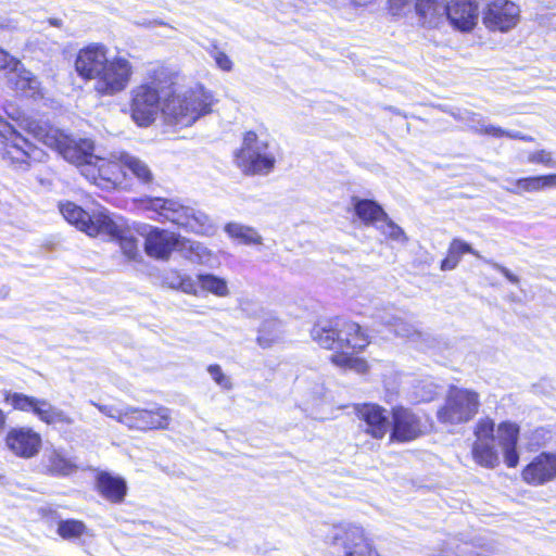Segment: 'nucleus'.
I'll return each instance as SVG.
<instances>
[{
	"label": "nucleus",
	"instance_id": "obj_1",
	"mask_svg": "<svg viewBox=\"0 0 556 556\" xmlns=\"http://www.w3.org/2000/svg\"><path fill=\"white\" fill-rule=\"evenodd\" d=\"M176 74L167 67H157L149 77V81L136 86L130 91V114L132 121L142 127L152 124L161 106V94L165 97L167 89L176 84Z\"/></svg>",
	"mask_w": 556,
	"mask_h": 556
},
{
	"label": "nucleus",
	"instance_id": "obj_2",
	"mask_svg": "<svg viewBox=\"0 0 556 556\" xmlns=\"http://www.w3.org/2000/svg\"><path fill=\"white\" fill-rule=\"evenodd\" d=\"M175 86L167 89L162 102V113L167 124L189 127L211 112L212 96L204 88L178 90Z\"/></svg>",
	"mask_w": 556,
	"mask_h": 556
},
{
	"label": "nucleus",
	"instance_id": "obj_3",
	"mask_svg": "<svg viewBox=\"0 0 556 556\" xmlns=\"http://www.w3.org/2000/svg\"><path fill=\"white\" fill-rule=\"evenodd\" d=\"M140 233L144 237V252L148 256L168 261L172 253L177 251L191 262L206 264L211 260V251L202 243L182 238L175 232L152 226H144Z\"/></svg>",
	"mask_w": 556,
	"mask_h": 556
},
{
	"label": "nucleus",
	"instance_id": "obj_4",
	"mask_svg": "<svg viewBox=\"0 0 556 556\" xmlns=\"http://www.w3.org/2000/svg\"><path fill=\"white\" fill-rule=\"evenodd\" d=\"M143 206L154 212L160 220H168L200 235L210 236L215 232V226L205 213L182 205L176 200L149 198L143 200Z\"/></svg>",
	"mask_w": 556,
	"mask_h": 556
},
{
	"label": "nucleus",
	"instance_id": "obj_5",
	"mask_svg": "<svg viewBox=\"0 0 556 556\" xmlns=\"http://www.w3.org/2000/svg\"><path fill=\"white\" fill-rule=\"evenodd\" d=\"M235 162L245 175H267L275 167L276 156L265 138L248 131L235 154Z\"/></svg>",
	"mask_w": 556,
	"mask_h": 556
},
{
	"label": "nucleus",
	"instance_id": "obj_6",
	"mask_svg": "<svg viewBox=\"0 0 556 556\" xmlns=\"http://www.w3.org/2000/svg\"><path fill=\"white\" fill-rule=\"evenodd\" d=\"M59 207L60 213L70 224L90 237L99 235L117 237L119 233L118 225L108 215L105 210L90 216L73 202L61 203Z\"/></svg>",
	"mask_w": 556,
	"mask_h": 556
},
{
	"label": "nucleus",
	"instance_id": "obj_7",
	"mask_svg": "<svg viewBox=\"0 0 556 556\" xmlns=\"http://www.w3.org/2000/svg\"><path fill=\"white\" fill-rule=\"evenodd\" d=\"M326 541L338 548L342 556H380L367 538L365 530L354 523L333 526L326 536Z\"/></svg>",
	"mask_w": 556,
	"mask_h": 556
},
{
	"label": "nucleus",
	"instance_id": "obj_8",
	"mask_svg": "<svg viewBox=\"0 0 556 556\" xmlns=\"http://www.w3.org/2000/svg\"><path fill=\"white\" fill-rule=\"evenodd\" d=\"M134 65L125 55L109 58L93 83V90L101 97H112L124 91L131 81Z\"/></svg>",
	"mask_w": 556,
	"mask_h": 556
},
{
	"label": "nucleus",
	"instance_id": "obj_9",
	"mask_svg": "<svg viewBox=\"0 0 556 556\" xmlns=\"http://www.w3.org/2000/svg\"><path fill=\"white\" fill-rule=\"evenodd\" d=\"M5 402L14 409L34 414L40 421L50 426H72L74 418L63 409L52 405L46 399H39L18 392H7Z\"/></svg>",
	"mask_w": 556,
	"mask_h": 556
},
{
	"label": "nucleus",
	"instance_id": "obj_10",
	"mask_svg": "<svg viewBox=\"0 0 556 556\" xmlns=\"http://www.w3.org/2000/svg\"><path fill=\"white\" fill-rule=\"evenodd\" d=\"M479 406L478 393L467 389L452 388L437 416L442 424L459 425L472 419Z\"/></svg>",
	"mask_w": 556,
	"mask_h": 556
},
{
	"label": "nucleus",
	"instance_id": "obj_11",
	"mask_svg": "<svg viewBox=\"0 0 556 556\" xmlns=\"http://www.w3.org/2000/svg\"><path fill=\"white\" fill-rule=\"evenodd\" d=\"M47 144L55 148L67 162L76 165L83 174V167L91 163L94 157V144L90 139H75L64 132L55 130L47 136Z\"/></svg>",
	"mask_w": 556,
	"mask_h": 556
},
{
	"label": "nucleus",
	"instance_id": "obj_12",
	"mask_svg": "<svg viewBox=\"0 0 556 556\" xmlns=\"http://www.w3.org/2000/svg\"><path fill=\"white\" fill-rule=\"evenodd\" d=\"M495 425L491 418L480 419L475 427V442L471 455L478 465L484 468H494L500 464V456L495 446Z\"/></svg>",
	"mask_w": 556,
	"mask_h": 556
},
{
	"label": "nucleus",
	"instance_id": "obj_13",
	"mask_svg": "<svg viewBox=\"0 0 556 556\" xmlns=\"http://www.w3.org/2000/svg\"><path fill=\"white\" fill-rule=\"evenodd\" d=\"M0 135L4 138L2 159L11 164H27L29 160H39L41 151L0 117Z\"/></svg>",
	"mask_w": 556,
	"mask_h": 556
},
{
	"label": "nucleus",
	"instance_id": "obj_14",
	"mask_svg": "<svg viewBox=\"0 0 556 556\" xmlns=\"http://www.w3.org/2000/svg\"><path fill=\"white\" fill-rule=\"evenodd\" d=\"M520 20V8L509 0H494L482 11V23L491 31L507 33Z\"/></svg>",
	"mask_w": 556,
	"mask_h": 556
},
{
	"label": "nucleus",
	"instance_id": "obj_15",
	"mask_svg": "<svg viewBox=\"0 0 556 556\" xmlns=\"http://www.w3.org/2000/svg\"><path fill=\"white\" fill-rule=\"evenodd\" d=\"M123 166L121 155L113 159L94 155L91 163L83 167V176L98 187L110 189L121 181Z\"/></svg>",
	"mask_w": 556,
	"mask_h": 556
},
{
	"label": "nucleus",
	"instance_id": "obj_16",
	"mask_svg": "<svg viewBox=\"0 0 556 556\" xmlns=\"http://www.w3.org/2000/svg\"><path fill=\"white\" fill-rule=\"evenodd\" d=\"M122 419L123 424L130 429L147 431L167 429L172 417L169 408L164 406H156L153 409L127 407Z\"/></svg>",
	"mask_w": 556,
	"mask_h": 556
},
{
	"label": "nucleus",
	"instance_id": "obj_17",
	"mask_svg": "<svg viewBox=\"0 0 556 556\" xmlns=\"http://www.w3.org/2000/svg\"><path fill=\"white\" fill-rule=\"evenodd\" d=\"M108 48L101 43H90L81 48L75 59V71L86 80H94L108 61Z\"/></svg>",
	"mask_w": 556,
	"mask_h": 556
},
{
	"label": "nucleus",
	"instance_id": "obj_18",
	"mask_svg": "<svg viewBox=\"0 0 556 556\" xmlns=\"http://www.w3.org/2000/svg\"><path fill=\"white\" fill-rule=\"evenodd\" d=\"M5 444L10 452L21 458H33L41 448L40 433L30 427H15L9 430Z\"/></svg>",
	"mask_w": 556,
	"mask_h": 556
},
{
	"label": "nucleus",
	"instance_id": "obj_19",
	"mask_svg": "<svg viewBox=\"0 0 556 556\" xmlns=\"http://www.w3.org/2000/svg\"><path fill=\"white\" fill-rule=\"evenodd\" d=\"M479 18L477 0H450L446 8L445 21L457 30L470 31Z\"/></svg>",
	"mask_w": 556,
	"mask_h": 556
},
{
	"label": "nucleus",
	"instance_id": "obj_20",
	"mask_svg": "<svg viewBox=\"0 0 556 556\" xmlns=\"http://www.w3.org/2000/svg\"><path fill=\"white\" fill-rule=\"evenodd\" d=\"M556 478V454L541 453L522 470V479L532 485H541Z\"/></svg>",
	"mask_w": 556,
	"mask_h": 556
},
{
	"label": "nucleus",
	"instance_id": "obj_21",
	"mask_svg": "<svg viewBox=\"0 0 556 556\" xmlns=\"http://www.w3.org/2000/svg\"><path fill=\"white\" fill-rule=\"evenodd\" d=\"M358 418L365 422V431L376 439H382L389 431L387 412L375 404H364L356 408Z\"/></svg>",
	"mask_w": 556,
	"mask_h": 556
},
{
	"label": "nucleus",
	"instance_id": "obj_22",
	"mask_svg": "<svg viewBox=\"0 0 556 556\" xmlns=\"http://www.w3.org/2000/svg\"><path fill=\"white\" fill-rule=\"evenodd\" d=\"M393 429L391 439L405 442L418 438L421 427L418 418L408 409L397 407L393 409Z\"/></svg>",
	"mask_w": 556,
	"mask_h": 556
},
{
	"label": "nucleus",
	"instance_id": "obj_23",
	"mask_svg": "<svg viewBox=\"0 0 556 556\" xmlns=\"http://www.w3.org/2000/svg\"><path fill=\"white\" fill-rule=\"evenodd\" d=\"M518 437L519 427L516 424L504 421L497 426L495 440L497 439L503 450L505 464L510 468L516 467L519 462V454L517 452Z\"/></svg>",
	"mask_w": 556,
	"mask_h": 556
},
{
	"label": "nucleus",
	"instance_id": "obj_24",
	"mask_svg": "<svg viewBox=\"0 0 556 556\" xmlns=\"http://www.w3.org/2000/svg\"><path fill=\"white\" fill-rule=\"evenodd\" d=\"M446 0H416L415 10L424 25L438 27L445 22Z\"/></svg>",
	"mask_w": 556,
	"mask_h": 556
},
{
	"label": "nucleus",
	"instance_id": "obj_25",
	"mask_svg": "<svg viewBox=\"0 0 556 556\" xmlns=\"http://www.w3.org/2000/svg\"><path fill=\"white\" fill-rule=\"evenodd\" d=\"M16 70L7 73V81L9 86L22 92L28 97H36L40 93V81L29 71H27L22 63H20Z\"/></svg>",
	"mask_w": 556,
	"mask_h": 556
},
{
	"label": "nucleus",
	"instance_id": "obj_26",
	"mask_svg": "<svg viewBox=\"0 0 556 556\" xmlns=\"http://www.w3.org/2000/svg\"><path fill=\"white\" fill-rule=\"evenodd\" d=\"M311 337L324 349L342 350L339 344L340 328L337 325V318L317 321L311 330Z\"/></svg>",
	"mask_w": 556,
	"mask_h": 556
},
{
	"label": "nucleus",
	"instance_id": "obj_27",
	"mask_svg": "<svg viewBox=\"0 0 556 556\" xmlns=\"http://www.w3.org/2000/svg\"><path fill=\"white\" fill-rule=\"evenodd\" d=\"M340 328L339 344L343 349L362 350L368 344L367 336L354 321L337 318Z\"/></svg>",
	"mask_w": 556,
	"mask_h": 556
},
{
	"label": "nucleus",
	"instance_id": "obj_28",
	"mask_svg": "<svg viewBox=\"0 0 556 556\" xmlns=\"http://www.w3.org/2000/svg\"><path fill=\"white\" fill-rule=\"evenodd\" d=\"M351 201L355 216L366 226H377L382 218H387L384 210L372 200L353 197Z\"/></svg>",
	"mask_w": 556,
	"mask_h": 556
},
{
	"label": "nucleus",
	"instance_id": "obj_29",
	"mask_svg": "<svg viewBox=\"0 0 556 556\" xmlns=\"http://www.w3.org/2000/svg\"><path fill=\"white\" fill-rule=\"evenodd\" d=\"M549 188H556V174L519 178L514 181L513 187L506 190L515 194H522L525 192H539Z\"/></svg>",
	"mask_w": 556,
	"mask_h": 556
},
{
	"label": "nucleus",
	"instance_id": "obj_30",
	"mask_svg": "<svg viewBox=\"0 0 556 556\" xmlns=\"http://www.w3.org/2000/svg\"><path fill=\"white\" fill-rule=\"evenodd\" d=\"M97 485L100 493L111 502H122L126 495V482L109 472L98 475Z\"/></svg>",
	"mask_w": 556,
	"mask_h": 556
},
{
	"label": "nucleus",
	"instance_id": "obj_31",
	"mask_svg": "<svg viewBox=\"0 0 556 556\" xmlns=\"http://www.w3.org/2000/svg\"><path fill=\"white\" fill-rule=\"evenodd\" d=\"M466 253L482 258L479 252L472 249L470 244L458 238L453 239L447 249V256L441 262V270L446 271L456 268L462 256Z\"/></svg>",
	"mask_w": 556,
	"mask_h": 556
},
{
	"label": "nucleus",
	"instance_id": "obj_32",
	"mask_svg": "<svg viewBox=\"0 0 556 556\" xmlns=\"http://www.w3.org/2000/svg\"><path fill=\"white\" fill-rule=\"evenodd\" d=\"M46 460L49 472L55 476H70L77 469V466L56 448L46 453Z\"/></svg>",
	"mask_w": 556,
	"mask_h": 556
},
{
	"label": "nucleus",
	"instance_id": "obj_33",
	"mask_svg": "<svg viewBox=\"0 0 556 556\" xmlns=\"http://www.w3.org/2000/svg\"><path fill=\"white\" fill-rule=\"evenodd\" d=\"M226 233L232 239L239 240L247 245H257L263 243V237L256 229L239 223H228L225 226Z\"/></svg>",
	"mask_w": 556,
	"mask_h": 556
},
{
	"label": "nucleus",
	"instance_id": "obj_34",
	"mask_svg": "<svg viewBox=\"0 0 556 556\" xmlns=\"http://www.w3.org/2000/svg\"><path fill=\"white\" fill-rule=\"evenodd\" d=\"M198 282L202 290L216 296L225 298L229 295L228 285L224 278L212 274H204L198 276Z\"/></svg>",
	"mask_w": 556,
	"mask_h": 556
},
{
	"label": "nucleus",
	"instance_id": "obj_35",
	"mask_svg": "<svg viewBox=\"0 0 556 556\" xmlns=\"http://www.w3.org/2000/svg\"><path fill=\"white\" fill-rule=\"evenodd\" d=\"M121 161L141 181L149 182L151 180V170L144 162L125 153L121 154Z\"/></svg>",
	"mask_w": 556,
	"mask_h": 556
},
{
	"label": "nucleus",
	"instance_id": "obj_36",
	"mask_svg": "<svg viewBox=\"0 0 556 556\" xmlns=\"http://www.w3.org/2000/svg\"><path fill=\"white\" fill-rule=\"evenodd\" d=\"M330 359L338 367L353 369L357 372H365L367 370V364L364 359L353 357L344 351L332 354Z\"/></svg>",
	"mask_w": 556,
	"mask_h": 556
},
{
	"label": "nucleus",
	"instance_id": "obj_37",
	"mask_svg": "<svg viewBox=\"0 0 556 556\" xmlns=\"http://www.w3.org/2000/svg\"><path fill=\"white\" fill-rule=\"evenodd\" d=\"M376 228L386 237L393 241L400 242V243H406L407 237L404 232V230L396 225L392 219L389 218L387 215V218H382L381 222L378 223Z\"/></svg>",
	"mask_w": 556,
	"mask_h": 556
},
{
	"label": "nucleus",
	"instance_id": "obj_38",
	"mask_svg": "<svg viewBox=\"0 0 556 556\" xmlns=\"http://www.w3.org/2000/svg\"><path fill=\"white\" fill-rule=\"evenodd\" d=\"M381 320L384 325L389 326L396 336L413 338L415 334H417V329L415 326L400 317H381Z\"/></svg>",
	"mask_w": 556,
	"mask_h": 556
},
{
	"label": "nucleus",
	"instance_id": "obj_39",
	"mask_svg": "<svg viewBox=\"0 0 556 556\" xmlns=\"http://www.w3.org/2000/svg\"><path fill=\"white\" fill-rule=\"evenodd\" d=\"M85 531L86 526L79 520H62L58 525L59 535L66 540L79 538L85 533Z\"/></svg>",
	"mask_w": 556,
	"mask_h": 556
},
{
	"label": "nucleus",
	"instance_id": "obj_40",
	"mask_svg": "<svg viewBox=\"0 0 556 556\" xmlns=\"http://www.w3.org/2000/svg\"><path fill=\"white\" fill-rule=\"evenodd\" d=\"M205 51L210 54V56L215 61L216 66L224 71L230 72L232 71L233 63L230 58L218 47L217 42L214 40L207 47H204Z\"/></svg>",
	"mask_w": 556,
	"mask_h": 556
},
{
	"label": "nucleus",
	"instance_id": "obj_41",
	"mask_svg": "<svg viewBox=\"0 0 556 556\" xmlns=\"http://www.w3.org/2000/svg\"><path fill=\"white\" fill-rule=\"evenodd\" d=\"M481 125L483 126V129L482 128L480 129L477 126H472V127L479 132H482L484 135L492 136L495 138L508 137L511 139H519V140H523V141H532L533 140L532 137L525 136L519 131H508V130H505V129L494 126V125H484L483 123H481Z\"/></svg>",
	"mask_w": 556,
	"mask_h": 556
},
{
	"label": "nucleus",
	"instance_id": "obj_42",
	"mask_svg": "<svg viewBox=\"0 0 556 556\" xmlns=\"http://www.w3.org/2000/svg\"><path fill=\"white\" fill-rule=\"evenodd\" d=\"M375 0H331L334 9L341 12L345 17H351L356 14L359 8L366 7Z\"/></svg>",
	"mask_w": 556,
	"mask_h": 556
},
{
	"label": "nucleus",
	"instance_id": "obj_43",
	"mask_svg": "<svg viewBox=\"0 0 556 556\" xmlns=\"http://www.w3.org/2000/svg\"><path fill=\"white\" fill-rule=\"evenodd\" d=\"M305 394L309 402H318L326 394V388L323 379L319 376H314L311 379L305 380Z\"/></svg>",
	"mask_w": 556,
	"mask_h": 556
},
{
	"label": "nucleus",
	"instance_id": "obj_44",
	"mask_svg": "<svg viewBox=\"0 0 556 556\" xmlns=\"http://www.w3.org/2000/svg\"><path fill=\"white\" fill-rule=\"evenodd\" d=\"M527 161L530 164H541L548 168L556 167V160L553 157V153L545 149L530 152Z\"/></svg>",
	"mask_w": 556,
	"mask_h": 556
},
{
	"label": "nucleus",
	"instance_id": "obj_45",
	"mask_svg": "<svg viewBox=\"0 0 556 556\" xmlns=\"http://www.w3.org/2000/svg\"><path fill=\"white\" fill-rule=\"evenodd\" d=\"M119 247L123 254L130 261H138L141 254L138 248V242L132 237H122L119 239Z\"/></svg>",
	"mask_w": 556,
	"mask_h": 556
},
{
	"label": "nucleus",
	"instance_id": "obj_46",
	"mask_svg": "<svg viewBox=\"0 0 556 556\" xmlns=\"http://www.w3.org/2000/svg\"><path fill=\"white\" fill-rule=\"evenodd\" d=\"M175 275L176 281L169 283L172 288L181 289L185 293L197 294L198 280L195 281L189 276H181L177 273Z\"/></svg>",
	"mask_w": 556,
	"mask_h": 556
},
{
	"label": "nucleus",
	"instance_id": "obj_47",
	"mask_svg": "<svg viewBox=\"0 0 556 556\" xmlns=\"http://www.w3.org/2000/svg\"><path fill=\"white\" fill-rule=\"evenodd\" d=\"M207 371L212 379L223 389L230 390L232 388V383L229 377H227L219 365L213 364L207 367Z\"/></svg>",
	"mask_w": 556,
	"mask_h": 556
},
{
	"label": "nucleus",
	"instance_id": "obj_48",
	"mask_svg": "<svg viewBox=\"0 0 556 556\" xmlns=\"http://www.w3.org/2000/svg\"><path fill=\"white\" fill-rule=\"evenodd\" d=\"M21 62L15 58L11 56L8 52L0 48V70L8 72H12V70H16L17 65Z\"/></svg>",
	"mask_w": 556,
	"mask_h": 556
},
{
	"label": "nucleus",
	"instance_id": "obj_49",
	"mask_svg": "<svg viewBox=\"0 0 556 556\" xmlns=\"http://www.w3.org/2000/svg\"><path fill=\"white\" fill-rule=\"evenodd\" d=\"M267 326L268 327H276L277 324L276 323H267V324L264 325V333H263V330H262L261 334L257 337V342H258V344L262 348H269L274 343H276V342H278L280 340L279 333H275L271 337H267L266 336L265 331H266Z\"/></svg>",
	"mask_w": 556,
	"mask_h": 556
},
{
	"label": "nucleus",
	"instance_id": "obj_50",
	"mask_svg": "<svg viewBox=\"0 0 556 556\" xmlns=\"http://www.w3.org/2000/svg\"><path fill=\"white\" fill-rule=\"evenodd\" d=\"M460 118H462V121H464V122L468 125V127H469L470 129H472L475 132L483 135L482 132L477 131V130L472 127V126H477L478 128H480V129L482 128V129H483V126L481 125V123H483L484 125H486V124H485V122L483 121V118H482L479 114L473 113V112H466V113L464 114V116H462Z\"/></svg>",
	"mask_w": 556,
	"mask_h": 556
},
{
	"label": "nucleus",
	"instance_id": "obj_51",
	"mask_svg": "<svg viewBox=\"0 0 556 556\" xmlns=\"http://www.w3.org/2000/svg\"><path fill=\"white\" fill-rule=\"evenodd\" d=\"M460 118H462V121H464V122L468 125V127H469L470 129H472L475 132L483 135L482 132L477 131V130L472 127V126H477L478 128H480V129L482 128V129H483V126L481 125V123H483L484 125H486V124H485V122L483 121V118H482L479 114L473 113V112H466V113L464 114V116H462Z\"/></svg>",
	"mask_w": 556,
	"mask_h": 556
},
{
	"label": "nucleus",
	"instance_id": "obj_52",
	"mask_svg": "<svg viewBox=\"0 0 556 556\" xmlns=\"http://www.w3.org/2000/svg\"><path fill=\"white\" fill-rule=\"evenodd\" d=\"M483 261L488 264H490L493 268H495L496 270H498L508 281H510L511 283L514 285H518L519 283V278L518 276H516L515 274H513L507 267L496 263V262H493L491 260H485L483 258Z\"/></svg>",
	"mask_w": 556,
	"mask_h": 556
},
{
	"label": "nucleus",
	"instance_id": "obj_53",
	"mask_svg": "<svg viewBox=\"0 0 556 556\" xmlns=\"http://www.w3.org/2000/svg\"><path fill=\"white\" fill-rule=\"evenodd\" d=\"M92 404L94 406L98 407V409L103 413L104 415H106L108 417H111L113 419H116L118 420L119 422L123 424V419L124 416H125V409L124 410H121V409H117L115 407H112V406H106V405H99V404H96L92 402Z\"/></svg>",
	"mask_w": 556,
	"mask_h": 556
},
{
	"label": "nucleus",
	"instance_id": "obj_54",
	"mask_svg": "<svg viewBox=\"0 0 556 556\" xmlns=\"http://www.w3.org/2000/svg\"><path fill=\"white\" fill-rule=\"evenodd\" d=\"M7 425V415L0 408V434L3 432Z\"/></svg>",
	"mask_w": 556,
	"mask_h": 556
},
{
	"label": "nucleus",
	"instance_id": "obj_55",
	"mask_svg": "<svg viewBox=\"0 0 556 556\" xmlns=\"http://www.w3.org/2000/svg\"><path fill=\"white\" fill-rule=\"evenodd\" d=\"M7 113L14 121H17L21 117V113L14 108H12V111L7 110Z\"/></svg>",
	"mask_w": 556,
	"mask_h": 556
},
{
	"label": "nucleus",
	"instance_id": "obj_56",
	"mask_svg": "<svg viewBox=\"0 0 556 556\" xmlns=\"http://www.w3.org/2000/svg\"><path fill=\"white\" fill-rule=\"evenodd\" d=\"M49 23H50L52 26L60 27V26H61V24H62V21H61V20H58V18H50V20H49Z\"/></svg>",
	"mask_w": 556,
	"mask_h": 556
},
{
	"label": "nucleus",
	"instance_id": "obj_57",
	"mask_svg": "<svg viewBox=\"0 0 556 556\" xmlns=\"http://www.w3.org/2000/svg\"><path fill=\"white\" fill-rule=\"evenodd\" d=\"M433 396V392H430L428 395H422L421 396V400L422 401H430Z\"/></svg>",
	"mask_w": 556,
	"mask_h": 556
}]
</instances>
